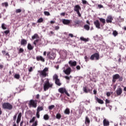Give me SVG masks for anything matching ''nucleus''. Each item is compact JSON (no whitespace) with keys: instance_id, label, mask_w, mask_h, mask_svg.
<instances>
[{"instance_id":"6ab92c4d","label":"nucleus","mask_w":126,"mask_h":126,"mask_svg":"<svg viewBox=\"0 0 126 126\" xmlns=\"http://www.w3.org/2000/svg\"><path fill=\"white\" fill-rule=\"evenodd\" d=\"M21 45L22 46H25L27 45V40L25 39H22L21 40Z\"/></svg>"},{"instance_id":"774afa93","label":"nucleus","mask_w":126,"mask_h":126,"mask_svg":"<svg viewBox=\"0 0 126 126\" xmlns=\"http://www.w3.org/2000/svg\"><path fill=\"white\" fill-rule=\"evenodd\" d=\"M94 95H96V94H97V91L96 90H94Z\"/></svg>"},{"instance_id":"0eeeda50","label":"nucleus","mask_w":126,"mask_h":126,"mask_svg":"<svg viewBox=\"0 0 126 126\" xmlns=\"http://www.w3.org/2000/svg\"><path fill=\"white\" fill-rule=\"evenodd\" d=\"M99 59H100V55H99V53H97L92 55L90 57V60L91 61H94V60H95L96 61H98Z\"/></svg>"},{"instance_id":"bb28decb","label":"nucleus","mask_w":126,"mask_h":126,"mask_svg":"<svg viewBox=\"0 0 126 126\" xmlns=\"http://www.w3.org/2000/svg\"><path fill=\"white\" fill-rule=\"evenodd\" d=\"M96 100L99 103V104H104V101L98 97H96Z\"/></svg>"},{"instance_id":"b1692460","label":"nucleus","mask_w":126,"mask_h":126,"mask_svg":"<svg viewBox=\"0 0 126 126\" xmlns=\"http://www.w3.org/2000/svg\"><path fill=\"white\" fill-rule=\"evenodd\" d=\"M83 90L84 92H85V93H88V92H90V91H91L90 89H87V87H84Z\"/></svg>"},{"instance_id":"20e7f679","label":"nucleus","mask_w":126,"mask_h":126,"mask_svg":"<svg viewBox=\"0 0 126 126\" xmlns=\"http://www.w3.org/2000/svg\"><path fill=\"white\" fill-rule=\"evenodd\" d=\"M119 79V81H123L124 78L123 76H120V74H116L114 75L112 77V82L113 83H115L117 80Z\"/></svg>"},{"instance_id":"72a5a7b5","label":"nucleus","mask_w":126,"mask_h":126,"mask_svg":"<svg viewBox=\"0 0 126 126\" xmlns=\"http://www.w3.org/2000/svg\"><path fill=\"white\" fill-rule=\"evenodd\" d=\"M36 120V117H33L32 118L30 121V124L32 123H34L35 122V120Z\"/></svg>"},{"instance_id":"5fc2aeb1","label":"nucleus","mask_w":126,"mask_h":126,"mask_svg":"<svg viewBox=\"0 0 126 126\" xmlns=\"http://www.w3.org/2000/svg\"><path fill=\"white\" fill-rule=\"evenodd\" d=\"M97 7H98V8H103V7H104V6L101 4H98L97 5Z\"/></svg>"},{"instance_id":"6e6d98bb","label":"nucleus","mask_w":126,"mask_h":126,"mask_svg":"<svg viewBox=\"0 0 126 126\" xmlns=\"http://www.w3.org/2000/svg\"><path fill=\"white\" fill-rule=\"evenodd\" d=\"M17 117V113H16L13 117V120L14 121H16V118Z\"/></svg>"},{"instance_id":"f704fd0d","label":"nucleus","mask_w":126,"mask_h":126,"mask_svg":"<svg viewBox=\"0 0 126 126\" xmlns=\"http://www.w3.org/2000/svg\"><path fill=\"white\" fill-rule=\"evenodd\" d=\"M61 118L62 115H61V114L58 113L56 115V119H57L58 120L61 119Z\"/></svg>"},{"instance_id":"dca6fc26","label":"nucleus","mask_w":126,"mask_h":126,"mask_svg":"<svg viewBox=\"0 0 126 126\" xmlns=\"http://www.w3.org/2000/svg\"><path fill=\"white\" fill-rule=\"evenodd\" d=\"M62 22L64 25H68L70 23V20L64 19L62 20Z\"/></svg>"},{"instance_id":"cd10ccee","label":"nucleus","mask_w":126,"mask_h":126,"mask_svg":"<svg viewBox=\"0 0 126 126\" xmlns=\"http://www.w3.org/2000/svg\"><path fill=\"white\" fill-rule=\"evenodd\" d=\"M32 40H35V39H39V35L37 33H35L32 37Z\"/></svg>"},{"instance_id":"79ce46f5","label":"nucleus","mask_w":126,"mask_h":126,"mask_svg":"<svg viewBox=\"0 0 126 126\" xmlns=\"http://www.w3.org/2000/svg\"><path fill=\"white\" fill-rule=\"evenodd\" d=\"M38 42H39V39H38L34 41L33 44L35 45V47L36 46H37V43H38Z\"/></svg>"},{"instance_id":"f8f14e48","label":"nucleus","mask_w":126,"mask_h":126,"mask_svg":"<svg viewBox=\"0 0 126 126\" xmlns=\"http://www.w3.org/2000/svg\"><path fill=\"white\" fill-rule=\"evenodd\" d=\"M113 20H114V18H113V16L111 15H109L107 16L106 21L107 23H112Z\"/></svg>"},{"instance_id":"e433bc0d","label":"nucleus","mask_w":126,"mask_h":126,"mask_svg":"<svg viewBox=\"0 0 126 126\" xmlns=\"http://www.w3.org/2000/svg\"><path fill=\"white\" fill-rule=\"evenodd\" d=\"M1 28L3 30H5L6 29V27L5 24L3 23L1 24Z\"/></svg>"},{"instance_id":"9b49d317","label":"nucleus","mask_w":126,"mask_h":126,"mask_svg":"<svg viewBox=\"0 0 126 126\" xmlns=\"http://www.w3.org/2000/svg\"><path fill=\"white\" fill-rule=\"evenodd\" d=\"M94 25H95L96 28H97L98 29H101V27H100L101 24H100V22H99V20H96L94 22Z\"/></svg>"},{"instance_id":"7ed1b4c3","label":"nucleus","mask_w":126,"mask_h":126,"mask_svg":"<svg viewBox=\"0 0 126 126\" xmlns=\"http://www.w3.org/2000/svg\"><path fill=\"white\" fill-rule=\"evenodd\" d=\"M38 100L35 99H31L28 103L30 108H37Z\"/></svg>"},{"instance_id":"09e8293b","label":"nucleus","mask_w":126,"mask_h":126,"mask_svg":"<svg viewBox=\"0 0 126 126\" xmlns=\"http://www.w3.org/2000/svg\"><path fill=\"white\" fill-rule=\"evenodd\" d=\"M84 59L85 60V62H86L87 63V62H88V61H89V58H88V57L87 56H85Z\"/></svg>"},{"instance_id":"c756f323","label":"nucleus","mask_w":126,"mask_h":126,"mask_svg":"<svg viewBox=\"0 0 126 126\" xmlns=\"http://www.w3.org/2000/svg\"><path fill=\"white\" fill-rule=\"evenodd\" d=\"M43 119L44 120H45V121H48L49 120V119H50V117L49 116V115L48 114H45L43 116Z\"/></svg>"},{"instance_id":"3c124183","label":"nucleus","mask_w":126,"mask_h":126,"mask_svg":"<svg viewBox=\"0 0 126 126\" xmlns=\"http://www.w3.org/2000/svg\"><path fill=\"white\" fill-rule=\"evenodd\" d=\"M76 12H77L79 17H81V14H80V12L79 11H77Z\"/></svg>"},{"instance_id":"393cba45","label":"nucleus","mask_w":126,"mask_h":126,"mask_svg":"<svg viewBox=\"0 0 126 126\" xmlns=\"http://www.w3.org/2000/svg\"><path fill=\"white\" fill-rule=\"evenodd\" d=\"M85 123L86 125H89L90 124V120L88 118V116L86 117Z\"/></svg>"},{"instance_id":"603ef678","label":"nucleus","mask_w":126,"mask_h":126,"mask_svg":"<svg viewBox=\"0 0 126 126\" xmlns=\"http://www.w3.org/2000/svg\"><path fill=\"white\" fill-rule=\"evenodd\" d=\"M110 100L106 99L105 100V104H110Z\"/></svg>"},{"instance_id":"c85d7f7f","label":"nucleus","mask_w":126,"mask_h":126,"mask_svg":"<svg viewBox=\"0 0 126 126\" xmlns=\"http://www.w3.org/2000/svg\"><path fill=\"white\" fill-rule=\"evenodd\" d=\"M98 19L100 21V22H102L103 25H105V23H106V20H105V19L99 18Z\"/></svg>"},{"instance_id":"ddd939ff","label":"nucleus","mask_w":126,"mask_h":126,"mask_svg":"<svg viewBox=\"0 0 126 126\" xmlns=\"http://www.w3.org/2000/svg\"><path fill=\"white\" fill-rule=\"evenodd\" d=\"M36 59L38 62L40 61L42 63H45V58H43L41 56H36Z\"/></svg>"},{"instance_id":"13d9d810","label":"nucleus","mask_w":126,"mask_h":126,"mask_svg":"<svg viewBox=\"0 0 126 126\" xmlns=\"http://www.w3.org/2000/svg\"><path fill=\"white\" fill-rule=\"evenodd\" d=\"M55 30L58 31L60 29V26H55Z\"/></svg>"},{"instance_id":"4d7b16f0","label":"nucleus","mask_w":126,"mask_h":126,"mask_svg":"<svg viewBox=\"0 0 126 126\" xmlns=\"http://www.w3.org/2000/svg\"><path fill=\"white\" fill-rule=\"evenodd\" d=\"M29 71L30 72H31L33 71V67H30V68L29 69Z\"/></svg>"},{"instance_id":"de8ad7c7","label":"nucleus","mask_w":126,"mask_h":126,"mask_svg":"<svg viewBox=\"0 0 126 126\" xmlns=\"http://www.w3.org/2000/svg\"><path fill=\"white\" fill-rule=\"evenodd\" d=\"M24 52V49L23 48H20L19 50V54H21V53H23Z\"/></svg>"},{"instance_id":"5701e85b","label":"nucleus","mask_w":126,"mask_h":126,"mask_svg":"<svg viewBox=\"0 0 126 126\" xmlns=\"http://www.w3.org/2000/svg\"><path fill=\"white\" fill-rule=\"evenodd\" d=\"M41 111H44V107L43 106H38L36 109V112L40 113Z\"/></svg>"},{"instance_id":"4468645a","label":"nucleus","mask_w":126,"mask_h":126,"mask_svg":"<svg viewBox=\"0 0 126 126\" xmlns=\"http://www.w3.org/2000/svg\"><path fill=\"white\" fill-rule=\"evenodd\" d=\"M122 93H123V89L121 88L117 89L116 90V94H117L118 96L122 95Z\"/></svg>"},{"instance_id":"412c9836","label":"nucleus","mask_w":126,"mask_h":126,"mask_svg":"<svg viewBox=\"0 0 126 126\" xmlns=\"http://www.w3.org/2000/svg\"><path fill=\"white\" fill-rule=\"evenodd\" d=\"M80 40H81V41H83L85 43H86V42L89 41V38H85L84 37H81L80 38Z\"/></svg>"},{"instance_id":"473e14b6","label":"nucleus","mask_w":126,"mask_h":126,"mask_svg":"<svg viewBox=\"0 0 126 126\" xmlns=\"http://www.w3.org/2000/svg\"><path fill=\"white\" fill-rule=\"evenodd\" d=\"M74 23L76 25H79V24L81 23V22L79 20H76Z\"/></svg>"},{"instance_id":"6e6552de","label":"nucleus","mask_w":126,"mask_h":126,"mask_svg":"<svg viewBox=\"0 0 126 126\" xmlns=\"http://www.w3.org/2000/svg\"><path fill=\"white\" fill-rule=\"evenodd\" d=\"M56 53L54 52H47V57L49 60H51L52 61H53L55 59H56Z\"/></svg>"},{"instance_id":"bf43d9fd","label":"nucleus","mask_w":126,"mask_h":126,"mask_svg":"<svg viewBox=\"0 0 126 126\" xmlns=\"http://www.w3.org/2000/svg\"><path fill=\"white\" fill-rule=\"evenodd\" d=\"M4 33L5 34H6V35H7V34H8V33H9V30H7V31H5L4 32Z\"/></svg>"},{"instance_id":"864d4df0","label":"nucleus","mask_w":126,"mask_h":126,"mask_svg":"<svg viewBox=\"0 0 126 126\" xmlns=\"http://www.w3.org/2000/svg\"><path fill=\"white\" fill-rule=\"evenodd\" d=\"M20 121H21V119L17 118V124H19V123H20Z\"/></svg>"},{"instance_id":"f03ea898","label":"nucleus","mask_w":126,"mask_h":126,"mask_svg":"<svg viewBox=\"0 0 126 126\" xmlns=\"http://www.w3.org/2000/svg\"><path fill=\"white\" fill-rule=\"evenodd\" d=\"M53 86L54 84L53 83H50V80L49 79H46V81L44 82L43 85L44 91H47V90H49V88H53Z\"/></svg>"},{"instance_id":"8fccbe9b","label":"nucleus","mask_w":126,"mask_h":126,"mask_svg":"<svg viewBox=\"0 0 126 126\" xmlns=\"http://www.w3.org/2000/svg\"><path fill=\"white\" fill-rule=\"evenodd\" d=\"M21 12V9H18L16 10V13H20Z\"/></svg>"},{"instance_id":"c9c22d12","label":"nucleus","mask_w":126,"mask_h":126,"mask_svg":"<svg viewBox=\"0 0 126 126\" xmlns=\"http://www.w3.org/2000/svg\"><path fill=\"white\" fill-rule=\"evenodd\" d=\"M44 14L46 16H50V15H51V14H50V12L46 11L44 12Z\"/></svg>"},{"instance_id":"37998d69","label":"nucleus","mask_w":126,"mask_h":126,"mask_svg":"<svg viewBox=\"0 0 126 126\" xmlns=\"http://www.w3.org/2000/svg\"><path fill=\"white\" fill-rule=\"evenodd\" d=\"M36 117L37 119H40V112L36 111Z\"/></svg>"},{"instance_id":"a878e982","label":"nucleus","mask_w":126,"mask_h":126,"mask_svg":"<svg viewBox=\"0 0 126 126\" xmlns=\"http://www.w3.org/2000/svg\"><path fill=\"white\" fill-rule=\"evenodd\" d=\"M64 113L65 115H69V114H70V110H69V108H66Z\"/></svg>"},{"instance_id":"1a4fd4ad","label":"nucleus","mask_w":126,"mask_h":126,"mask_svg":"<svg viewBox=\"0 0 126 126\" xmlns=\"http://www.w3.org/2000/svg\"><path fill=\"white\" fill-rule=\"evenodd\" d=\"M58 91L59 92H60V93H61V94H63L64 93L66 95L68 96V97H70V96L69 94L67 93V91H66V90L64 88H60V89H59Z\"/></svg>"},{"instance_id":"7c9ffc66","label":"nucleus","mask_w":126,"mask_h":126,"mask_svg":"<svg viewBox=\"0 0 126 126\" xmlns=\"http://www.w3.org/2000/svg\"><path fill=\"white\" fill-rule=\"evenodd\" d=\"M84 28L87 31H89V30H90V27L88 25H85L84 26Z\"/></svg>"},{"instance_id":"e2e57ef3","label":"nucleus","mask_w":126,"mask_h":126,"mask_svg":"<svg viewBox=\"0 0 126 126\" xmlns=\"http://www.w3.org/2000/svg\"><path fill=\"white\" fill-rule=\"evenodd\" d=\"M22 114L21 113H20L18 116V118L21 119Z\"/></svg>"},{"instance_id":"a18cd8bd","label":"nucleus","mask_w":126,"mask_h":126,"mask_svg":"<svg viewBox=\"0 0 126 126\" xmlns=\"http://www.w3.org/2000/svg\"><path fill=\"white\" fill-rule=\"evenodd\" d=\"M55 108V105H52L49 106L48 109L49 110H53Z\"/></svg>"},{"instance_id":"4c0bfd02","label":"nucleus","mask_w":126,"mask_h":126,"mask_svg":"<svg viewBox=\"0 0 126 126\" xmlns=\"http://www.w3.org/2000/svg\"><path fill=\"white\" fill-rule=\"evenodd\" d=\"M44 21L43 18H40L37 20V23H42Z\"/></svg>"},{"instance_id":"f257e3e1","label":"nucleus","mask_w":126,"mask_h":126,"mask_svg":"<svg viewBox=\"0 0 126 126\" xmlns=\"http://www.w3.org/2000/svg\"><path fill=\"white\" fill-rule=\"evenodd\" d=\"M49 72V68L45 67L42 70H38V72L39 73V76L42 77V78H44L45 77H47V76H49L48 72Z\"/></svg>"},{"instance_id":"49530a36","label":"nucleus","mask_w":126,"mask_h":126,"mask_svg":"<svg viewBox=\"0 0 126 126\" xmlns=\"http://www.w3.org/2000/svg\"><path fill=\"white\" fill-rule=\"evenodd\" d=\"M2 5H4L5 7H7V6H8V3H7V2H5L2 3Z\"/></svg>"},{"instance_id":"338daca9","label":"nucleus","mask_w":126,"mask_h":126,"mask_svg":"<svg viewBox=\"0 0 126 126\" xmlns=\"http://www.w3.org/2000/svg\"><path fill=\"white\" fill-rule=\"evenodd\" d=\"M68 36H69V37H71V38H73V34L72 33H69L68 34Z\"/></svg>"},{"instance_id":"69168bd1","label":"nucleus","mask_w":126,"mask_h":126,"mask_svg":"<svg viewBox=\"0 0 126 126\" xmlns=\"http://www.w3.org/2000/svg\"><path fill=\"white\" fill-rule=\"evenodd\" d=\"M39 98H40V94H37L36 95V99H39Z\"/></svg>"},{"instance_id":"2eb2a0df","label":"nucleus","mask_w":126,"mask_h":126,"mask_svg":"<svg viewBox=\"0 0 126 126\" xmlns=\"http://www.w3.org/2000/svg\"><path fill=\"white\" fill-rule=\"evenodd\" d=\"M74 10L76 12L77 11H79L81 10V7L79 5H76L74 7Z\"/></svg>"},{"instance_id":"ea45409f","label":"nucleus","mask_w":126,"mask_h":126,"mask_svg":"<svg viewBox=\"0 0 126 126\" xmlns=\"http://www.w3.org/2000/svg\"><path fill=\"white\" fill-rule=\"evenodd\" d=\"M82 1L83 4H88V5H89V3H88V2L86 1V0H82Z\"/></svg>"},{"instance_id":"f3484780","label":"nucleus","mask_w":126,"mask_h":126,"mask_svg":"<svg viewBox=\"0 0 126 126\" xmlns=\"http://www.w3.org/2000/svg\"><path fill=\"white\" fill-rule=\"evenodd\" d=\"M103 123L104 126H110V122H109V121L107 120V119H106L103 120Z\"/></svg>"},{"instance_id":"423d86ee","label":"nucleus","mask_w":126,"mask_h":126,"mask_svg":"<svg viewBox=\"0 0 126 126\" xmlns=\"http://www.w3.org/2000/svg\"><path fill=\"white\" fill-rule=\"evenodd\" d=\"M53 80H55V84H56V85H58V86H61V85H62V83H61V81L60 79H59V76H58V75L55 74L53 76Z\"/></svg>"},{"instance_id":"052dcab7","label":"nucleus","mask_w":126,"mask_h":126,"mask_svg":"<svg viewBox=\"0 0 126 126\" xmlns=\"http://www.w3.org/2000/svg\"><path fill=\"white\" fill-rule=\"evenodd\" d=\"M76 68L78 70H80V69L81 68L79 65H77Z\"/></svg>"},{"instance_id":"2f4dec72","label":"nucleus","mask_w":126,"mask_h":126,"mask_svg":"<svg viewBox=\"0 0 126 126\" xmlns=\"http://www.w3.org/2000/svg\"><path fill=\"white\" fill-rule=\"evenodd\" d=\"M119 33H118V32H117V31H114L112 34L113 35V36H114V37H116L117 35H118Z\"/></svg>"},{"instance_id":"9d476101","label":"nucleus","mask_w":126,"mask_h":126,"mask_svg":"<svg viewBox=\"0 0 126 126\" xmlns=\"http://www.w3.org/2000/svg\"><path fill=\"white\" fill-rule=\"evenodd\" d=\"M63 72L66 75H69L71 73V68L70 67H68L66 69H64Z\"/></svg>"},{"instance_id":"4be33fe9","label":"nucleus","mask_w":126,"mask_h":126,"mask_svg":"<svg viewBox=\"0 0 126 126\" xmlns=\"http://www.w3.org/2000/svg\"><path fill=\"white\" fill-rule=\"evenodd\" d=\"M27 48H28V50H29L30 51H32V50L34 49V46H32L31 44L28 43Z\"/></svg>"},{"instance_id":"39448f33","label":"nucleus","mask_w":126,"mask_h":126,"mask_svg":"<svg viewBox=\"0 0 126 126\" xmlns=\"http://www.w3.org/2000/svg\"><path fill=\"white\" fill-rule=\"evenodd\" d=\"M2 107L3 109L9 110H12L13 108V106L9 102H4L2 105Z\"/></svg>"},{"instance_id":"aec40b11","label":"nucleus","mask_w":126,"mask_h":126,"mask_svg":"<svg viewBox=\"0 0 126 126\" xmlns=\"http://www.w3.org/2000/svg\"><path fill=\"white\" fill-rule=\"evenodd\" d=\"M1 53L3 56H6V57H8V58H10V55H9V53H8V52H6L5 50H2L1 51Z\"/></svg>"},{"instance_id":"58836bf2","label":"nucleus","mask_w":126,"mask_h":126,"mask_svg":"<svg viewBox=\"0 0 126 126\" xmlns=\"http://www.w3.org/2000/svg\"><path fill=\"white\" fill-rule=\"evenodd\" d=\"M14 77L16 79H19V78H20V75H19V74H16L14 76Z\"/></svg>"},{"instance_id":"a211bd4d","label":"nucleus","mask_w":126,"mask_h":126,"mask_svg":"<svg viewBox=\"0 0 126 126\" xmlns=\"http://www.w3.org/2000/svg\"><path fill=\"white\" fill-rule=\"evenodd\" d=\"M68 63L70 64L71 66H75L77 64V63L76 61L72 62V61H70Z\"/></svg>"},{"instance_id":"c03bdc74","label":"nucleus","mask_w":126,"mask_h":126,"mask_svg":"<svg viewBox=\"0 0 126 126\" xmlns=\"http://www.w3.org/2000/svg\"><path fill=\"white\" fill-rule=\"evenodd\" d=\"M20 126H26V122H24L22 121L20 123Z\"/></svg>"},{"instance_id":"680f3d73","label":"nucleus","mask_w":126,"mask_h":126,"mask_svg":"<svg viewBox=\"0 0 126 126\" xmlns=\"http://www.w3.org/2000/svg\"><path fill=\"white\" fill-rule=\"evenodd\" d=\"M106 95L107 96V97H110V96H111V93H110V92H107L106 93Z\"/></svg>"},{"instance_id":"a19ab883","label":"nucleus","mask_w":126,"mask_h":126,"mask_svg":"<svg viewBox=\"0 0 126 126\" xmlns=\"http://www.w3.org/2000/svg\"><path fill=\"white\" fill-rule=\"evenodd\" d=\"M71 76H64V78H65L67 80H70V78H71Z\"/></svg>"},{"instance_id":"0e129e2a","label":"nucleus","mask_w":126,"mask_h":126,"mask_svg":"<svg viewBox=\"0 0 126 126\" xmlns=\"http://www.w3.org/2000/svg\"><path fill=\"white\" fill-rule=\"evenodd\" d=\"M60 15H61V16H64L65 15V13H64V12L61 13L60 14Z\"/></svg>"}]
</instances>
